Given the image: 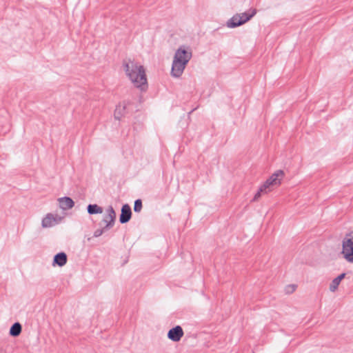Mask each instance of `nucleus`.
<instances>
[{"mask_svg":"<svg viewBox=\"0 0 353 353\" xmlns=\"http://www.w3.org/2000/svg\"><path fill=\"white\" fill-rule=\"evenodd\" d=\"M285 177V172L282 170H276L270 174L266 179V189L272 190L277 188L282 183Z\"/></svg>","mask_w":353,"mask_h":353,"instance_id":"nucleus-4","label":"nucleus"},{"mask_svg":"<svg viewBox=\"0 0 353 353\" xmlns=\"http://www.w3.org/2000/svg\"><path fill=\"white\" fill-rule=\"evenodd\" d=\"M108 214L103 218V221L105 223L104 229L108 230L112 228L114 224L116 213L112 206H109L107 210Z\"/></svg>","mask_w":353,"mask_h":353,"instance_id":"nucleus-8","label":"nucleus"},{"mask_svg":"<svg viewBox=\"0 0 353 353\" xmlns=\"http://www.w3.org/2000/svg\"><path fill=\"white\" fill-rule=\"evenodd\" d=\"M296 289V285L295 284H290L285 286V291L286 293H292Z\"/></svg>","mask_w":353,"mask_h":353,"instance_id":"nucleus-18","label":"nucleus"},{"mask_svg":"<svg viewBox=\"0 0 353 353\" xmlns=\"http://www.w3.org/2000/svg\"><path fill=\"white\" fill-rule=\"evenodd\" d=\"M255 14V9L250 10L241 14H236L227 22V26L231 28L240 26L248 21Z\"/></svg>","mask_w":353,"mask_h":353,"instance_id":"nucleus-3","label":"nucleus"},{"mask_svg":"<svg viewBox=\"0 0 353 353\" xmlns=\"http://www.w3.org/2000/svg\"><path fill=\"white\" fill-rule=\"evenodd\" d=\"M87 210L89 214H101L103 212V208L97 204H89Z\"/></svg>","mask_w":353,"mask_h":353,"instance_id":"nucleus-16","label":"nucleus"},{"mask_svg":"<svg viewBox=\"0 0 353 353\" xmlns=\"http://www.w3.org/2000/svg\"><path fill=\"white\" fill-rule=\"evenodd\" d=\"M68 257L65 252H59L54 255L53 259V263L52 265H58L59 267H62L65 265L67 263Z\"/></svg>","mask_w":353,"mask_h":353,"instance_id":"nucleus-13","label":"nucleus"},{"mask_svg":"<svg viewBox=\"0 0 353 353\" xmlns=\"http://www.w3.org/2000/svg\"><path fill=\"white\" fill-rule=\"evenodd\" d=\"M63 217L58 214L48 213L41 221V225L44 228L53 227L61 222Z\"/></svg>","mask_w":353,"mask_h":353,"instance_id":"nucleus-6","label":"nucleus"},{"mask_svg":"<svg viewBox=\"0 0 353 353\" xmlns=\"http://www.w3.org/2000/svg\"><path fill=\"white\" fill-rule=\"evenodd\" d=\"M345 275V274L344 273L341 274L339 276H338L336 278L333 279V281L331 282V283L330 285V290L331 291L334 292L338 288L341 281L344 279Z\"/></svg>","mask_w":353,"mask_h":353,"instance_id":"nucleus-15","label":"nucleus"},{"mask_svg":"<svg viewBox=\"0 0 353 353\" xmlns=\"http://www.w3.org/2000/svg\"><path fill=\"white\" fill-rule=\"evenodd\" d=\"M184 334L183 330L180 325H176L170 329L168 332V338L174 341L178 342Z\"/></svg>","mask_w":353,"mask_h":353,"instance_id":"nucleus-9","label":"nucleus"},{"mask_svg":"<svg viewBox=\"0 0 353 353\" xmlns=\"http://www.w3.org/2000/svg\"><path fill=\"white\" fill-rule=\"evenodd\" d=\"M123 66L134 85L144 90L147 88V78L143 66L131 59H124Z\"/></svg>","mask_w":353,"mask_h":353,"instance_id":"nucleus-1","label":"nucleus"},{"mask_svg":"<svg viewBox=\"0 0 353 353\" xmlns=\"http://www.w3.org/2000/svg\"><path fill=\"white\" fill-rule=\"evenodd\" d=\"M192 56V51L188 50L185 46H182L176 50L173 59L185 61V63H188Z\"/></svg>","mask_w":353,"mask_h":353,"instance_id":"nucleus-5","label":"nucleus"},{"mask_svg":"<svg viewBox=\"0 0 353 353\" xmlns=\"http://www.w3.org/2000/svg\"><path fill=\"white\" fill-rule=\"evenodd\" d=\"M132 216V210L128 204H124L121 208V213L119 216V221L121 223H128Z\"/></svg>","mask_w":353,"mask_h":353,"instance_id":"nucleus-10","label":"nucleus"},{"mask_svg":"<svg viewBox=\"0 0 353 353\" xmlns=\"http://www.w3.org/2000/svg\"><path fill=\"white\" fill-rule=\"evenodd\" d=\"M107 230H108L107 229H104V227L101 229H97L94 231L93 236H94V237H99L101 235H102V234L105 231H107Z\"/></svg>","mask_w":353,"mask_h":353,"instance_id":"nucleus-20","label":"nucleus"},{"mask_svg":"<svg viewBox=\"0 0 353 353\" xmlns=\"http://www.w3.org/2000/svg\"><path fill=\"white\" fill-rule=\"evenodd\" d=\"M58 201L59 203L60 208H61L63 210L71 209L74 205V202L73 201V200L68 196L59 198L58 199Z\"/></svg>","mask_w":353,"mask_h":353,"instance_id":"nucleus-11","label":"nucleus"},{"mask_svg":"<svg viewBox=\"0 0 353 353\" xmlns=\"http://www.w3.org/2000/svg\"><path fill=\"white\" fill-rule=\"evenodd\" d=\"M142 209V201L141 199H137L134 204V211L139 212Z\"/></svg>","mask_w":353,"mask_h":353,"instance_id":"nucleus-17","label":"nucleus"},{"mask_svg":"<svg viewBox=\"0 0 353 353\" xmlns=\"http://www.w3.org/2000/svg\"><path fill=\"white\" fill-rule=\"evenodd\" d=\"M188 63H185V61H177L176 59H173L172 69H171V74L174 77H180Z\"/></svg>","mask_w":353,"mask_h":353,"instance_id":"nucleus-7","label":"nucleus"},{"mask_svg":"<svg viewBox=\"0 0 353 353\" xmlns=\"http://www.w3.org/2000/svg\"><path fill=\"white\" fill-rule=\"evenodd\" d=\"M128 103L123 101L117 105L114 110V117L115 119L120 120L126 113Z\"/></svg>","mask_w":353,"mask_h":353,"instance_id":"nucleus-12","label":"nucleus"},{"mask_svg":"<svg viewBox=\"0 0 353 353\" xmlns=\"http://www.w3.org/2000/svg\"><path fill=\"white\" fill-rule=\"evenodd\" d=\"M22 330V326L19 322L14 323L10 327L9 334L11 336H18Z\"/></svg>","mask_w":353,"mask_h":353,"instance_id":"nucleus-14","label":"nucleus"},{"mask_svg":"<svg viewBox=\"0 0 353 353\" xmlns=\"http://www.w3.org/2000/svg\"><path fill=\"white\" fill-rule=\"evenodd\" d=\"M265 190V183L262 184L260 186L259 190L254 195L252 201H256L261 196V192H263Z\"/></svg>","mask_w":353,"mask_h":353,"instance_id":"nucleus-19","label":"nucleus"},{"mask_svg":"<svg viewBox=\"0 0 353 353\" xmlns=\"http://www.w3.org/2000/svg\"><path fill=\"white\" fill-rule=\"evenodd\" d=\"M341 254L345 261L353 263V231L343 239Z\"/></svg>","mask_w":353,"mask_h":353,"instance_id":"nucleus-2","label":"nucleus"}]
</instances>
